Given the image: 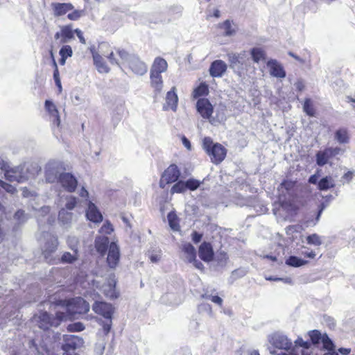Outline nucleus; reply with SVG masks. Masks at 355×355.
I'll use <instances>...</instances> for the list:
<instances>
[{"instance_id": "obj_25", "label": "nucleus", "mask_w": 355, "mask_h": 355, "mask_svg": "<svg viewBox=\"0 0 355 355\" xmlns=\"http://www.w3.org/2000/svg\"><path fill=\"white\" fill-rule=\"evenodd\" d=\"M94 64L100 73H108L110 68L101 55L98 53L93 55Z\"/></svg>"}, {"instance_id": "obj_60", "label": "nucleus", "mask_w": 355, "mask_h": 355, "mask_svg": "<svg viewBox=\"0 0 355 355\" xmlns=\"http://www.w3.org/2000/svg\"><path fill=\"white\" fill-rule=\"evenodd\" d=\"M25 216L24 211L23 210H18L15 212L14 217L18 220H20L21 219L24 218Z\"/></svg>"}, {"instance_id": "obj_61", "label": "nucleus", "mask_w": 355, "mask_h": 355, "mask_svg": "<svg viewBox=\"0 0 355 355\" xmlns=\"http://www.w3.org/2000/svg\"><path fill=\"white\" fill-rule=\"evenodd\" d=\"M353 175L354 174L352 171H347L343 175V178L349 182L352 180Z\"/></svg>"}, {"instance_id": "obj_45", "label": "nucleus", "mask_w": 355, "mask_h": 355, "mask_svg": "<svg viewBox=\"0 0 355 355\" xmlns=\"http://www.w3.org/2000/svg\"><path fill=\"white\" fill-rule=\"evenodd\" d=\"M304 250H302L300 254L303 256L304 258H307L309 259H314L316 257V253L314 250H310L309 248L302 246V248Z\"/></svg>"}, {"instance_id": "obj_32", "label": "nucleus", "mask_w": 355, "mask_h": 355, "mask_svg": "<svg viewBox=\"0 0 355 355\" xmlns=\"http://www.w3.org/2000/svg\"><path fill=\"white\" fill-rule=\"evenodd\" d=\"M187 191V187L185 186V182L182 180H178L174 182V184L172 186L170 193L171 194L174 193H182Z\"/></svg>"}, {"instance_id": "obj_14", "label": "nucleus", "mask_w": 355, "mask_h": 355, "mask_svg": "<svg viewBox=\"0 0 355 355\" xmlns=\"http://www.w3.org/2000/svg\"><path fill=\"white\" fill-rule=\"evenodd\" d=\"M200 258L205 262H210L214 258V252L212 245L209 242H202L198 248Z\"/></svg>"}, {"instance_id": "obj_63", "label": "nucleus", "mask_w": 355, "mask_h": 355, "mask_svg": "<svg viewBox=\"0 0 355 355\" xmlns=\"http://www.w3.org/2000/svg\"><path fill=\"white\" fill-rule=\"evenodd\" d=\"M318 176L316 174L312 175L309 178V182L313 184H315L318 183Z\"/></svg>"}, {"instance_id": "obj_27", "label": "nucleus", "mask_w": 355, "mask_h": 355, "mask_svg": "<svg viewBox=\"0 0 355 355\" xmlns=\"http://www.w3.org/2000/svg\"><path fill=\"white\" fill-rule=\"evenodd\" d=\"M250 54L252 60L256 63H259L260 61H265L266 60V53L261 48H252L250 51Z\"/></svg>"}, {"instance_id": "obj_49", "label": "nucleus", "mask_w": 355, "mask_h": 355, "mask_svg": "<svg viewBox=\"0 0 355 355\" xmlns=\"http://www.w3.org/2000/svg\"><path fill=\"white\" fill-rule=\"evenodd\" d=\"M113 230L112 225L109 221H106L101 227L100 232L102 234H110Z\"/></svg>"}, {"instance_id": "obj_31", "label": "nucleus", "mask_w": 355, "mask_h": 355, "mask_svg": "<svg viewBox=\"0 0 355 355\" xmlns=\"http://www.w3.org/2000/svg\"><path fill=\"white\" fill-rule=\"evenodd\" d=\"M335 138L340 144H347L349 141L348 131L346 128H340L335 132Z\"/></svg>"}, {"instance_id": "obj_23", "label": "nucleus", "mask_w": 355, "mask_h": 355, "mask_svg": "<svg viewBox=\"0 0 355 355\" xmlns=\"http://www.w3.org/2000/svg\"><path fill=\"white\" fill-rule=\"evenodd\" d=\"M209 94V85L206 82L200 83L192 92V97L194 99L205 97Z\"/></svg>"}, {"instance_id": "obj_39", "label": "nucleus", "mask_w": 355, "mask_h": 355, "mask_svg": "<svg viewBox=\"0 0 355 355\" xmlns=\"http://www.w3.org/2000/svg\"><path fill=\"white\" fill-rule=\"evenodd\" d=\"M316 163L318 166H322L325 165L329 160L327 155L323 150H320L316 153Z\"/></svg>"}, {"instance_id": "obj_21", "label": "nucleus", "mask_w": 355, "mask_h": 355, "mask_svg": "<svg viewBox=\"0 0 355 355\" xmlns=\"http://www.w3.org/2000/svg\"><path fill=\"white\" fill-rule=\"evenodd\" d=\"M86 216L88 220L95 223H99L103 220V216L101 213L96 206L91 201L88 203Z\"/></svg>"}, {"instance_id": "obj_42", "label": "nucleus", "mask_w": 355, "mask_h": 355, "mask_svg": "<svg viewBox=\"0 0 355 355\" xmlns=\"http://www.w3.org/2000/svg\"><path fill=\"white\" fill-rule=\"evenodd\" d=\"M321 343H322L323 347L327 351H331L334 348L332 340L329 338L327 334H323Z\"/></svg>"}, {"instance_id": "obj_50", "label": "nucleus", "mask_w": 355, "mask_h": 355, "mask_svg": "<svg viewBox=\"0 0 355 355\" xmlns=\"http://www.w3.org/2000/svg\"><path fill=\"white\" fill-rule=\"evenodd\" d=\"M229 61L232 67L241 64L240 55L235 53L229 55Z\"/></svg>"}, {"instance_id": "obj_35", "label": "nucleus", "mask_w": 355, "mask_h": 355, "mask_svg": "<svg viewBox=\"0 0 355 355\" xmlns=\"http://www.w3.org/2000/svg\"><path fill=\"white\" fill-rule=\"evenodd\" d=\"M296 185V180H284L280 184V187L284 189L287 193H290L295 190Z\"/></svg>"}, {"instance_id": "obj_13", "label": "nucleus", "mask_w": 355, "mask_h": 355, "mask_svg": "<svg viewBox=\"0 0 355 355\" xmlns=\"http://www.w3.org/2000/svg\"><path fill=\"white\" fill-rule=\"evenodd\" d=\"M128 67L137 76H143L148 70L146 64L138 57L130 58L128 61Z\"/></svg>"}, {"instance_id": "obj_58", "label": "nucleus", "mask_w": 355, "mask_h": 355, "mask_svg": "<svg viewBox=\"0 0 355 355\" xmlns=\"http://www.w3.org/2000/svg\"><path fill=\"white\" fill-rule=\"evenodd\" d=\"M271 353L275 354V355H299L298 353L297 352V351H295V347H292L289 350V353L288 354H286V353H284V352L276 353L275 352H271Z\"/></svg>"}, {"instance_id": "obj_44", "label": "nucleus", "mask_w": 355, "mask_h": 355, "mask_svg": "<svg viewBox=\"0 0 355 355\" xmlns=\"http://www.w3.org/2000/svg\"><path fill=\"white\" fill-rule=\"evenodd\" d=\"M323 151L325 153L327 157L330 159L340 154L342 152V149L339 147H329L326 148Z\"/></svg>"}, {"instance_id": "obj_3", "label": "nucleus", "mask_w": 355, "mask_h": 355, "mask_svg": "<svg viewBox=\"0 0 355 355\" xmlns=\"http://www.w3.org/2000/svg\"><path fill=\"white\" fill-rule=\"evenodd\" d=\"M202 148L211 162L216 165L220 164L227 156L226 148L220 143H214L209 137H205L202 139Z\"/></svg>"}, {"instance_id": "obj_2", "label": "nucleus", "mask_w": 355, "mask_h": 355, "mask_svg": "<svg viewBox=\"0 0 355 355\" xmlns=\"http://www.w3.org/2000/svg\"><path fill=\"white\" fill-rule=\"evenodd\" d=\"M67 313L62 311H57L53 315L46 311H41L38 314L34 315L33 318L40 329L46 331L51 327H58L62 322L67 320Z\"/></svg>"}, {"instance_id": "obj_29", "label": "nucleus", "mask_w": 355, "mask_h": 355, "mask_svg": "<svg viewBox=\"0 0 355 355\" xmlns=\"http://www.w3.org/2000/svg\"><path fill=\"white\" fill-rule=\"evenodd\" d=\"M170 227L174 231H179L180 229V220L175 211H171L167 216Z\"/></svg>"}, {"instance_id": "obj_17", "label": "nucleus", "mask_w": 355, "mask_h": 355, "mask_svg": "<svg viewBox=\"0 0 355 355\" xmlns=\"http://www.w3.org/2000/svg\"><path fill=\"white\" fill-rule=\"evenodd\" d=\"M63 340L64 344L62 349L64 352H71L70 350L74 351L83 341L80 338L75 335H65Z\"/></svg>"}, {"instance_id": "obj_52", "label": "nucleus", "mask_w": 355, "mask_h": 355, "mask_svg": "<svg viewBox=\"0 0 355 355\" xmlns=\"http://www.w3.org/2000/svg\"><path fill=\"white\" fill-rule=\"evenodd\" d=\"M76 198L75 197H70L68 199L65 206L67 209L72 210L76 207Z\"/></svg>"}, {"instance_id": "obj_6", "label": "nucleus", "mask_w": 355, "mask_h": 355, "mask_svg": "<svg viewBox=\"0 0 355 355\" xmlns=\"http://www.w3.org/2000/svg\"><path fill=\"white\" fill-rule=\"evenodd\" d=\"M181 175L180 171L175 164H170L162 173L159 186L164 189L166 185L178 181Z\"/></svg>"}, {"instance_id": "obj_40", "label": "nucleus", "mask_w": 355, "mask_h": 355, "mask_svg": "<svg viewBox=\"0 0 355 355\" xmlns=\"http://www.w3.org/2000/svg\"><path fill=\"white\" fill-rule=\"evenodd\" d=\"M85 325L80 322H76L69 324L67 327V330L69 332H80L85 329Z\"/></svg>"}, {"instance_id": "obj_47", "label": "nucleus", "mask_w": 355, "mask_h": 355, "mask_svg": "<svg viewBox=\"0 0 355 355\" xmlns=\"http://www.w3.org/2000/svg\"><path fill=\"white\" fill-rule=\"evenodd\" d=\"M60 57H64L66 58L71 57L73 54L72 49L69 45L63 46L60 50Z\"/></svg>"}, {"instance_id": "obj_15", "label": "nucleus", "mask_w": 355, "mask_h": 355, "mask_svg": "<svg viewBox=\"0 0 355 355\" xmlns=\"http://www.w3.org/2000/svg\"><path fill=\"white\" fill-rule=\"evenodd\" d=\"M58 245V239L55 236H51L45 244L43 255L46 261L50 264L55 263L54 259L51 258V254L56 251Z\"/></svg>"}, {"instance_id": "obj_20", "label": "nucleus", "mask_w": 355, "mask_h": 355, "mask_svg": "<svg viewBox=\"0 0 355 355\" xmlns=\"http://www.w3.org/2000/svg\"><path fill=\"white\" fill-rule=\"evenodd\" d=\"M44 106L49 114L53 118V125L59 127L61 123L60 116L55 105L51 101L46 100Z\"/></svg>"}, {"instance_id": "obj_22", "label": "nucleus", "mask_w": 355, "mask_h": 355, "mask_svg": "<svg viewBox=\"0 0 355 355\" xmlns=\"http://www.w3.org/2000/svg\"><path fill=\"white\" fill-rule=\"evenodd\" d=\"M175 90V87H173L171 89L166 93V96L167 109H171L173 111L176 110L178 102V97Z\"/></svg>"}, {"instance_id": "obj_24", "label": "nucleus", "mask_w": 355, "mask_h": 355, "mask_svg": "<svg viewBox=\"0 0 355 355\" xmlns=\"http://www.w3.org/2000/svg\"><path fill=\"white\" fill-rule=\"evenodd\" d=\"M109 245V239L107 237H98L95 241L96 249L101 256L105 255Z\"/></svg>"}, {"instance_id": "obj_9", "label": "nucleus", "mask_w": 355, "mask_h": 355, "mask_svg": "<svg viewBox=\"0 0 355 355\" xmlns=\"http://www.w3.org/2000/svg\"><path fill=\"white\" fill-rule=\"evenodd\" d=\"M196 110L202 118L211 121L210 119L214 113V106L208 98H201L198 99L196 102Z\"/></svg>"}, {"instance_id": "obj_1", "label": "nucleus", "mask_w": 355, "mask_h": 355, "mask_svg": "<svg viewBox=\"0 0 355 355\" xmlns=\"http://www.w3.org/2000/svg\"><path fill=\"white\" fill-rule=\"evenodd\" d=\"M168 69V63L162 57H156L150 69V85L153 89L155 96L160 94L164 87L162 73Z\"/></svg>"}, {"instance_id": "obj_64", "label": "nucleus", "mask_w": 355, "mask_h": 355, "mask_svg": "<svg viewBox=\"0 0 355 355\" xmlns=\"http://www.w3.org/2000/svg\"><path fill=\"white\" fill-rule=\"evenodd\" d=\"M80 196L81 197L86 198H87L89 197V193H88L87 190L85 187H83L80 189Z\"/></svg>"}, {"instance_id": "obj_12", "label": "nucleus", "mask_w": 355, "mask_h": 355, "mask_svg": "<svg viewBox=\"0 0 355 355\" xmlns=\"http://www.w3.org/2000/svg\"><path fill=\"white\" fill-rule=\"evenodd\" d=\"M270 344L275 348L289 351L293 347V343L286 336L280 334H273L270 340Z\"/></svg>"}, {"instance_id": "obj_43", "label": "nucleus", "mask_w": 355, "mask_h": 355, "mask_svg": "<svg viewBox=\"0 0 355 355\" xmlns=\"http://www.w3.org/2000/svg\"><path fill=\"white\" fill-rule=\"evenodd\" d=\"M295 349L296 350V347H302L303 350H308L311 348V343L309 341H304L302 337H298L294 342Z\"/></svg>"}, {"instance_id": "obj_4", "label": "nucleus", "mask_w": 355, "mask_h": 355, "mask_svg": "<svg viewBox=\"0 0 355 355\" xmlns=\"http://www.w3.org/2000/svg\"><path fill=\"white\" fill-rule=\"evenodd\" d=\"M53 304L66 307L67 313L70 315L86 314L89 312L90 309L89 303L81 297L58 300L53 302Z\"/></svg>"}, {"instance_id": "obj_46", "label": "nucleus", "mask_w": 355, "mask_h": 355, "mask_svg": "<svg viewBox=\"0 0 355 355\" xmlns=\"http://www.w3.org/2000/svg\"><path fill=\"white\" fill-rule=\"evenodd\" d=\"M72 214L67 212L64 209H61L58 214L59 220L64 223H67L71 220Z\"/></svg>"}, {"instance_id": "obj_16", "label": "nucleus", "mask_w": 355, "mask_h": 355, "mask_svg": "<svg viewBox=\"0 0 355 355\" xmlns=\"http://www.w3.org/2000/svg\"><path fill=\"white\" fill-rule=\"evenodd\" d=\"M54 37L56 40H59L60 44H64L74 37V30L72 29L71 24H67L61 27L60 31L57 32Z\"/></svg>"}, {"instance_id": "obj_5", "label": "nucleus", "mask_w": 355, "mask_h": 355, "mask_svg": "<svg viewBox=\"0 0 355 355\" xmlns=\"http://www.w3.org/2000/svg\"><path fill=\"white\" fill-rule=\"evenodd\" d=\"M54 17H59L68 13L67 19L71 21H77L85 15L83 10L75 9L71 3H51Z\"/></svg>"}, {"instance_id": "obj_37", "label": "nucleus", "mask_w": 355, "mask_h": 355, "mask_svg": "<svg viewBox=\"0 0 355 355\" xmlns=\"http://www.w3.org/2000/svg\"><path fill=\"white\" fill-rule=\"evenodd\" d=\"M306 240L309 245H313L314 246H320L322 243L321 237L317 234H312L307 236Z\"/></svg>"}, {"instance_id": "obj_33", "label": "nucleus", "mask_w": 355, "mask_h": 355, "mask_svg": "<svg viewBox=\"0 0 355 355\" xmlns=\"http://www.w3.org/2000/svg\"><path fill=\"white\" fill-rule=\"evenodd\" d=\"M308 335L311 339V345L319 344L321 342L322 338L323 337V334H322L319 330L316 329L309 331L308 332Z\"/></svg>"}, {"instance_id": "obj_28", "label": "nucleus", "mask_w": 355, "mask_h": 355, "mask_svg": "<svg viewBox=\"0 0 355 355\" xmlns=\"http://www.w3.org/2000/svg\"><path fill=\"white\" fill-rule=\"evenodd\" d=\"M335 187L334 180L331 176L322 178L318 183V188L320 191H326Z\"/></svg>"}, {"instance_id": "obj_38", "label": "nucleus", "mask_w": 355, "mask_h": 355, "mask_svg": "<svg viewBox=\"0 0 355 355\" xmlns=\"http://www.w3.org/2000/svg\"><path fill=\"white\" fill-rule=\"evenodd\" d=\"M303 109L307 115H309L310 116H315V109L313 107V105L312 104L311 99L306 98L304 101Z\"/></svg>"}, {"instance_id": "obj_62", "label": "nucleus", "mask_w": 355, "mask_h": 355, "mask_svg": "<svg viewBox=\"0 0 355 355\" xmlns=\"http://www.w3.org/2000/svg\"><path fill=\"white\" fill-rule=\"evenodd\" d=\"M107 59L109 60V61L110 62L111 64H119V62H117V60H116V58H114V53L113 52H111L107 56Z\"/></svg>"}, {"instance_id": "obj_56", "label": "nucleus", "mask_w": 355, "mask_h": 355, "mask_svg": "<svg viewBox=\"0 0 355 355\" xmlns=\"http://www.w3.org/2000/svg\"><path fill=\"white\" fill-rule=\"evenodd\" d=\"M74 34H76L78 38L79 39V41L80 43L83 44H86V40L83 36V32L78 29V28H76L74 30Z\"/></svg>"}, {"instance_id": "obj_8", "label": "nucleus", "mask_w": 355, "mask_h": 355, "mask_svg": "<svg viewBox=\"0 0 355 355\" xmlns=\"http://www.w3.org/2000/svg\"><path fill=\"white\" fill-rule=\"evenodd\" d=\"M95 313L101 315L105 320L112 319L114 308L110 303L103 301H96L92 305Z\"/></svg>"}, {"instance_id": "obj_36", "label": "nucleus", "mask_w": 355, "mask_h": 355, "mask_svg": "<svg viewBox=\"0 0 355 355\" xmlns=\"http://www.w3.org/2000/svg\"><path fill=\"white\" fill-rule=\"evenodd\" d=\"M218 27L224 30V35L225 36L232 35L235 31L232 27V23L229 19L224 21L223 23L219 24Z\"/></svg>"}, {"instance_id": "obj_18", "label": "nucleus", "mask_w": 355, "mask_h": 355, "mask_svg": "<svg viewBox=\"0 0 355 355\" xmlns=\"http://www.w3.org/2000/svg\"><path fill=\"white\" fill-rule=\"evenodd\" d=\"M227 70V64L221 60H214L211 63L209 74L214 78L221 77Z\"/></svg>"}, {"instance_id": "obj_26", "label": "nucleus", "mask_w": 355, "mask_h": 355, "mask_svg": "<svg viewBox=\"0 0 355 355\" xmlns=\"http://www.w3.org/2000/svg\"><path fill=\"white\" fill-rule=\"evenodd\" d=\"M182 251L184 253L189 263L194 261L196 258V250L190 243H184L182 246Z\"/></svg>"}, {"instance_id": "obj_51", "label": "nucleus", "mask_w": 355, "mask_h": 355, "mask_svg": "<svg viewBox=\"0 0 355 355\" xmlns=\"http://www.w3.org/2000/svg\"><path fill=\"white\" fill-rule=\"evenodd\" d=\"M106 320L107 321H105V322L101 321L100 324L102 325L104 334L105 335H107L111 330L112 322V319Z\"/></svg>"}, {"instance_id": "obj_10", "label": "nucleus", "mask_w": 355, "mask_h": 355, "mask_svg": "<svg viewBox=\"0 0 355 355\" xmlns=\"http://www.w3.org/2000/svg\"><path fill=\"white\" fill-rule=\"evenodd\" d=\"M120 250L115 242H111L109 245L106 262L109 268L115 269L119 263Z\"/></svg>"}, {"instance_id": "obj_30", "label": "nucleus", "mask_w": 355, "mask_h": 355, "mask_svg": "<svg viewBox=\"0 0 355 355\" xmlns=\"http://www.w3.org/2000/svg\"><path fill=\"white\" fill-rule=\"evenodd\" d=\"M309 261L299 258L296 256H290L286 260V264L292 267L297 268L306 265Z\"/></svg>"}, {"instance_id": "obj_54", "label": "nucleus", "mask_w": 355, "mask_h": 355, "mask_svg": "<svg viewBox=\"0 0 355 355\" xmlns=\"http://www.w3.org/2000/svg\"><path fill=\"white\" fill-rule=\"evenodd\" d=\"M202 234L193 231L191 234V239L194 243H198L202 239Z\"/></svg>"}, {"instance_id": "obj_48", "label": "nucleus", "mask_w": 355, "mask_h": 355, "mask_svg": "<svg viewBox=\"0 0 355 355\" xmlns=\"http://www.w3.org/2000/svg\"><path fill=\"white\" fill-rule=\"evenodd\" d=\"M0 187L9 193L14 194L17 192V189L15 187L1 180H0Z\"/></svg>"}, {"instance_id": "obj_19", "label": "nucleus", "mask_w": 355, "mask_h": 355, "mask_svg": "<svg viewBox=\"0 0 355 355\" xmlns=\"http://www.w3.org/2000/svg\"><path fill=\"white\" fill-rule=\"evenodd\" d=\"M267 66L270 69L271 76L283 78L286 76V71L282 65L276 60H270L267 62Z\"/></svg>"}, {"instance_id": "obj_7", "label": "nucleus", "mask_w": 355, "mask_h": 355, "mask_svg": "<svg viewBox=\"0 0 355 355\" xmlns=\"http://www.w3.org/2000/svg\"><path fill=\"white\" fill-rule=\"evenodd\" d=\"M58 182L64 191L69 193L74 192L78 187V180L71 173L63 172L60 173Z\"/></svg>"}, {"instance_id": "obj_59", "label": "nucleus", "mask_w": 355, "mask_h": 355, "mask_svg": "<svg viewBox=\"0 0 355 355\" xmlns=\"http://www.w3.org/2000/svg\"><path fill=\"white\" fill-rule=\"evenodd\" d=\"M191 263H192L193 264L194 267L196 268L197 269L203 270L205 268L202 263L201 261L197 260L196 258L195 259L194 261H192Z\"/></svg>"}, {"instance_id": "obj_41", "label": "nucleus", "mask_w": 355, "mask_h": 355, "mask_svg": "<svg viewBox=\"0 0 355 355\" xmlns=\"http://www.w3.org/2000/svg\"><path fill=\"white\" fill-rule=\"evenodd\" d=\"M201 182L194 178H189L187 181H185V186L187 187V190L189 189L190 191L196 190L200 185Z\"/></svg>"}, {"instance_id": "obj_34", "label": "nucleus", "mask_w": 355, "mask_h": 355, "mask_svg": "<svg viewBox=\"0 0 355 355\" xmlns=\"http://www.w3.org/2000/svg\"><path fill=\"white\" fill-rule=\"evenodd\" d=\"M78 250L76 249V250H74V254H71L69 252H65L61 257V262L72 263L74 261H76L78 259Z\"/></svg>"}, {"instance_id": "obj_57", "label": "nucleus", "mask_w": 355, "mask_h": 355, "mask_svg": "<svg viewBox=\"0 0 355 355\" xmlns=\"http://www.w3.org/2000/svg\"><path fill=\"white\" fill-rule=\"evenodd\" d=\"M53 67H54L53 79H54L55 81H56V80H60L58 65H57V63H56V62H55V60L54 59H53Z\"/></svg>"}, {"instance_id": "obj_55", "label": "nucleus", "mask_w": 355, "mask_h": 355, "mask_svg": "<svg viewBox=\"0 0 355 355\" xmlns=\"http://www.w3.org/2000/svg\"><path fill=\"white\" fill-rule=\"evenodd\" d=\"M208 298L214 303L218 304L220 306L223 305V300L218 295H210Z\"/></svg>"}, {"instance_id": "obj_53", "label": "nucleus", "mask_w": 355, "mask_h": 355, "mask_svg": "<svg viewBox=\"0 0 355 355\" xmlns=\"http://www.w3.org/2000/svg\"><path fill=\"white\" fill-rule=\"evenodd\" d=\"M116 53L119 55V56L122 60H127L128 59L129 53L125 49H118L116 50Z\"/></svg>"}, {"instance_id": "obj_11", "label": "nucleus", "mask_w": 355, "mask_h": 355, "mask_svg": "<svg viewBox=\"0 0 355 355\" xmlns=\"http://www.w3.org/2000/svg\"><path fill=\"white\" fill-rule=\"evenodd\" d=\"M1 169L4 171L6 179L10 182H22L26 180L19 167L10 168L6 164H3Z\"/></svg>"}]
</instances>
